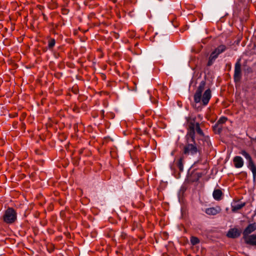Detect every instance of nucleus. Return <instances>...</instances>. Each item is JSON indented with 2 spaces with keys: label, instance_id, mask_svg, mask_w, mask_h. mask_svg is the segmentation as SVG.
Here are the masks:
<instances>
[{
  "label": "nucleus",
  "instance_id": "nucleus-19",
  "mask_svg": "<svg viewBox=\"0 0 256 256\" xmlns=\"http://www.w3.org/2000/svg\"><path fill=\"white\" fill-rule=\"evenodd\" d=\"M206 142L207 144L209 145V144L210 143L209 138L207 137L206 138Z\"/></svg>",
  "mask_w": 256,
  "mask_h": 256
},
{
  "label": "nucleus",
  "instance_id": "nucleus-3",
  "mask_svg": "<svg viewBox=\"0 0 256 256\" xmlns=\"http://www.w3.org/2000/svg\"><path fill=\"white\" fill-rule=\"evenodd\" d=\"M186 144L183 148V154L186 155H194L200 152V147L198 146L195 141V136L194 139L186 136Z\"/></svg>",
  "mask_w": 256,
  "mask_h": 256
},
{
  "label": "nucleus",
  "instance_id": "nucleus-1",
  "mask_svg": "<svg viewBox=\"0 0 256 256\" xmlns=\"http://www.w3.org/2000/svg\"><path fill=\"white\" fill-rule=\"evenodd\" d=\"M205 86L206 82L204 80L202 81L194 96V101L196 103H198L202 101L204 106H206L208 103L211 98V91L210 89L206 90L202 96V92L204 89Z\"/></svg>",
  "mask_w": 256,
  "mask_h": 256
},
{
  "label": "nucleus",
  "instance_id": "nucleus-13",
  "mask_svg": "<svg viewBox=\"0 0 256 256\" xmlns=\"http://www.w3.org/2000/svg\"><path fill=\"white\" fill-rule=\"evenodd\" d=\"M245 204L240 202H235L232 203V211H236L238 210L241 209L244 206Z\"/></svg>",
  "mask_w": 256,
  "mask_h": 256
},
{
  "label": "nucleus",
  "instance_id": "nucleus-16",
  "mask_svg": "<svg viewBox=\"0 0 256 256\" xmlns=\"http://www.w3.org/2000/svg\"><path fill=\"white\" fill-rule=\"evenodd\" d=\"M184 156H180V158L178 160V161L176 164L180 172L183 171L184 170Z\"/></svg>",
  "mask_w": 256,
  "mask_h": 256
},
{
  "label": "nucleus",
  "instance_id": "nucleus-5",
  "mask_svg": "<svg viewBox=\"0 0 256 256\" xmlns=\"http://www.w3.org/2000/svg\"><path fill=\"white\" fill-rule=\"evenodd\" d=\"M240 153L242 154L248 160V168L252 171L253 174V177L254 178H255L256 176V166L254 163L251 156L246 151L244 150H242Z\"/></svg>",
  "mask_w": 256,
  "mask_h": 256
},
{
  "label": "nucleus",
  "instance_id": "nucleus-8",
  "mask_svg": "<svg viewBox=\"0 0 256 256\" xmlns=\"http://www.w3.org/2000/svg\"><path fill=\"white\" fill-rule=\"evenodd\" d=\"M222 210L221 208L219 206L215 207H211L206 208L205 212L208 215H216L220 213Z\"/></svg>",
  "mask_w": 256,
  "mask_h": 256
},
{
  "label": "nucleus",
  "instance_id": "nucleus-15",
  "mask_svg": "<svg viewBox=\"0 0 256 256\" xmlns=\"http://www.w3.org/2000/svg\"><path fill=\"white\" fill-rule=\"evenodd\" d=\"M222 191L219 189L214 190L212 193L214 198L216 200H220L222 199Z\"/></svg>",
  "mask_w": 256,
  "mask_h": 256
},
{
  "label": "nucleus",
  "instance_id": "nucleus-6",
  "mask_svg": "<svg viewBox=\"0 0 256 256\" xmlns=\"http://www.w3.org/2000/svg\"><path fill=\"white\" fill-rule=\"evenodd\" d=\"M224 51V46L221 45L218 46L212 52L208 58V61L207 64L208 66H210L212 64L216 59L218 58V56Z\"/></svg>",
  "mask_w": 256,
  "mask_h": 256
},
{
  "label": "nucleus",
  "instance_id": "nucleus-4",
  "mask_svg": "<svg viewBox=\"0 0 256 256\" xmlns=\"http://www.w3.org/2000/svg\"><path fill=\"white\" fill-rule=\"evenodd\" d=\"M3 220L7 224H11L16 222L17 218V213L12 208H8L5 211L2 216Z\"/></svg>",
  "mask_w": 256,
  "mask_h": 256
},
{
  "label": "nucleus",
  "instance_id": "nucleus-14",
  "mask_svg": "<svg viewBox=\"0 0 256 256\" xmlns=\"http://www.w3.org/2000/svg\"><path fill=\"white\" fill-rule=\"evenodd\" d=\"M240 236V232L237 229L232 228L230 230L227 236L231 238H236Z\"/></svg>",
  "mask_w": 256,
  "mask_h": 256
},
{
  "label": "nucleus",
  "instance_id": "nucleus-2",
  "mask_svg": "<svg viewBox=\"0 0 256 256\" xmlns=\"http://www.w3.org/2000/svg\"><path fill=\"white\" fill-rule=\"evenodd\" d=\"M186 118L188 126L186 133L188 136L194 139V136L196 134L195 130L199 135L204 136V134L200 128L199 122L196 121V116L192 114Z\"/></svg>",
  "mask_w": 256,
  "mask_h": 256
},
{
  "label": "nucleus",
  "instance_id": "nucleus-20",
  "mask_svg": "<svg viewBox=\"0 0 256 256\" xmlns=\"http://www.w3.org/2000/svg\"><path fill=\"white\" fill-rule=\"evenodd\" d=\"M100 114H101V115H102V117L104 118V110H102L100 111Z\"/></svg>",
  "mask_w": 256,
  "mask_h": 256
},
{
  "label": "nucleus",
  "instance_id": "nucleus-21",
  "mask_svg": "<svg viewBox=\"0 0 256 256\" xmlns=\"http://www.w3.org/2000/svg\"><path fill=\"white\" fill-rule=\"evenodd\" d=\"M62 14H67V10L66 9L62 10Z\"/></svg>",
  "mask_w": 256,
  "mask_h": 256
},
{
  "label": "nucleus",
  "instance_id": "nucleus-10",
  "mask_svg": "<svg viewBox=\"0 0 256 256\" xmlns=\"http://www.w3.org/2000/svg\"><path fill=\"white\" fill-rule=\"evenodd\" d=\"M256 230V222L249 224L243 232V236L250 234Z\"/></svg>",
  "mask_w": 256,
  "mask_h": 256
},
{
  "label": "nucleus",
  "instance_id": "nucleus-12",
  "mask_svg": "<svg viewBox=\"0 0 256 256\" xmlns=\"http://www.w3.org/2000/svg\"><path fill=\"white\" fill-rule=\"evenodd\" d=\"M234 164L236 168H240L244 165V160L240 156H236L234 158Z\"/></svg>",
  "mask_w": 256,
  "mask_h": 256
},
{
  "label": "nucleus",
  "instance_id": "nucleus-7",
  "mask_svg": "<svg viewBox=\"0 0 256 256\" xmlns=\"http://www.w3.org/2000/svg\"><path fill=\"white\" fill-rule=\"evenodd\" d=\"M224 116H222L213 126V130L215 134H220L224 129Z\"/></svg>",
  "mask_w": 256,
  "mask_h": 256
},
{
  "label": "nucleus",
  "instance_id": "nucleus-11",
  "mask_svg": "<svg viewBox=\"0 0 256 256\" xmlns=\"http://www.w3.org/2000/svg\"><path fill=\"white\" fill-rule=\"evenodd\" d=\"M241 76L240 64L239 62H237L235 66L234 78L236 81L240 80Z\"/></svg>",
  "mask_w": 256,
  "mask_h": 256
},
{
  "label": "nucleus",
  "instance_id": "nucleus-17",
  "mask_svg": "<svg viewBox=\"0 0 256 256\" xmlns=\"http://www.w3.org/2000/svg\"><path fill=\"white\" fill-rule=\"evenodd\" d=\"M48 48L50 50H52L56 44V40L54 38H48Z\"/></svg>",
  "mask_w": 256,
  "mask_h": 256
},
{
  "label": "nucleus",
  "instance_id": "nucleus-22",
  "mask_svg": "<svg viewBox=\"0 0 256 256\" xmlns=\"http://www.w3.org/2000/svg\"><path fill=\"white\" fill-rule=\"evenodd\" d=\"M42 16H44V20H46V19L47 18V17H46V15L44 14L43 13L42 14Z\"/></svg>",
  "mask_w": 256,
  "mask_h": 256
},
{
  "label": "nucleus",
  "instance_id": "nucleus-24",
  "mask_svg": "<svg viewBox=\"0 0 256 256\" xmlns=\"http://www.w3.org/2000/svg\"><path fill=\"white\" fill-rule=\"evenodd\" d=\"M254 140H255V142H256V137L254 139Z\"/></svg>",
  "mask_w": 256,
  "mask_h": 256
},
{
  "label": "nucleus",
  "instance_id": "nucleus-25",
  "mask_svg": "<svg viewBox=\"0 0 256 256\" xmlns=\"http://www.w3.org/2000/svg\"><path fill=\"white\" fill-rule=\"evenodd\" d=\"M80 154L82 153V150L80 151Z\"/></svg>",
  "mask_w": 256,
  "mask_h": 256
},
{
  "label": "nucleus",
  "instance_id": "nucleus-23",
  "mask_svg": "<svg viewBox=\"0 0 256 256\" xmlns=\"http://www.w3.org/2000/svg\"><path fill=\"white\" fill-rule=\"evenodd\" d=\"M198 116L199 118H200V114H198Z\"/></svg>",
  "mask_w": 256,
  "mask_h": 256
},
{
  "label": "nucleus",
  "instance_id": "nucleus-9",
  "mask_svg": "<svg viewBox=\"0 0 256 256\" xmlns=\"http://www.w3.org/2000/svg\"><path fill=\"white\" fill-rule=\"evenodd\" d=\"M245 242L249 244L255 246L256 245V234H248L243 236Z\"/></svg>",
  "mask_w": 256,
  "mask_h": 256
},
{
  "label": "nucleus",
  "instance_id": "nucleus-18",
  "mask_svg": "<svg viewBox=\"0 0 256 256\" xmlns=\"http://www.w3.org/2000/svg\"><path fill=\"white\" fill-rule=\"evenodd\" d=\"M190 243L192 245L194 246L200 242L199 239L196 236H191L190 239Z\"/></svg>",
  "mask_w": 256,
  "mask_h": 256
}]
</instances>
